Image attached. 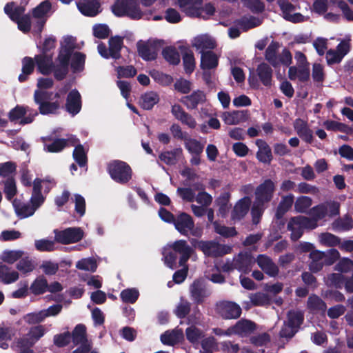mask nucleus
<instances>
[{
	"label": "nucleus",
	"instance_id": "obj_5",
	"mask_svg": "<svg viewBox=\"0 0 353 353\" xmlns=\"http://www.w3.org/2000/svg\"><path fill=\"white\" fill-rule=\"evenodd\" d=\"M52 92L36 90L34 92V101L39 105V113L42 115L56 114L60 109L59 101H50Z\"/></svg>",
	"mask_w": 353,
	"mask_h": 353
},
{
	"label": "nucleus",
	"instance_id": "obj_54",
	"mask_svg": "<svg viewBox=\"0 0 353 353\" xmlns=\"http://www.w3.org/2000/svg\"><path fill=\"white\" fill-rule=\"evenodd\" d=\"M185 336L190 343L196 344L199 343V340L203 336V334L199 328L192 325L186 328Z\"/></svg>",
	"mask_w": 353,
	"mask_h": 353
},
{
	"label": "nucleus",
	"instance_id": "obj_51",
	"mask_svg": "<svg viewBox=\"0 0 353 353\" xmlns=\"http://www.w3.org/2000/svg\"><path fill=\"white\" fill-rule=\"evenodd\" d=\"M268 205L254 201L251 208L252 221L254 225H257L261 221V217Z\"/></svg>",
	"mask_w": 353,
	"mask_h": 353
},
{
	"label": "nucleus",
	"instance_id": "obj_25",
	"mask_svg": "<svg viewBox=\"0 0 353 353\" xmlns=\"http://www.w3.org/2000/svg\"><path fill=\"white\" fill-rule=\"evenodd\" d=\"M294 128L299 137L307 143L313 141V132L309 128L305 121L298 118L294 122Z\"/></svg>",
	"mask_w": 353,
	"mask_h": 353
},
{
	"label": "nucleus",
	"instance_id": "obj_56",
	"mask_svg": "<svg viewBox=\"0 0 353 353\" xmlns=\"http://www.w3.org/2000/svg\"><path fill=\"white\" fill-rule=\"evenodd\" d=\"M312 200L307 196L298 197L294 203V210L299 213H304L312 205Z\"/></svg>",
	"mask_w": 353,
	"mask_h": 353
},
{
	"label": "nucleus",
	"instance_id": "obj_37",
	"mask_svg": "<svg viewBox=\"0 0 353 353\" xmlns=\"http://www.w3.org/2000/svg\"><path fill=\"white\" fill-rule=\"evenodd\" d=\"M333 228L340 232H347L353 229V219L350 214H346L338 218L332 223Z\"/></svg>",
	"mask_w": 353,
	"mask_h": 353
},
{
	"label": "nucleus",
	"instance_id": "obj_2",
	"mask_svg": "<svg viewBox=\"0 0 353 353\" xmlns=\"http://www.w3.org/2000/svg\"><path fill=\"white\" fill-rule=\"evenodd\" d=\"M273 70L267 63L263 62L258 65L256 72L250 71L248 77V83L250 88L259 89L260 82L265 87L270 88L272 84Z\"/></svg>",
	"mask_w": 353,
	"mask_h": 353
},
{
	"label": "nucleus",
	"instance_id": "obj_1",
	"mask_svg": "<svg viewBox=\"0 0 353 353\" xmlns=\"http://www.w3.org/2000/svg\"><path fill=\"white\" fill-rule=\"evenodd\" d=\"M340 213V203L336 201H328L312 207L309 212L311 225L314 229L317 228L318 221L327 216L334 217Z\"/></svg>",
	"mask_w": 353,
	"mask_h": 353
},
{
	"label": "nucleus",
	"instance_id": "obj_64",
	"mask_svg": "<svg viewBox=\"0 0 353 353\" xmlns=\"http://www.w3.org/2000/svg\"><path fill=\"white\" fill-rule=\"evenodd\" d=\"M45 319L46 317L42 310L39 312L28 313L23 316V320L29 325L39 324Z\"/></svg>",
	"mask_w": 353,
	"mask_h": 353
},
{
	"label": "nucleus",
	"instance_id": "obj_42",
	"mask_svg": "<svg viewBox=\"0 0 353 353\" xmlns=\"http://www.w3.org/2000/svg\"><path fill=\"white\" fill-rule=\"evenodd\" d=\"M48 283L43 276H38L31 284L30 290L34 295H41L47 292Z\"/></svg>",
	"mask_w": 353,
	"mask_h": 353
},
{
	"label": "nucleus",
	"instance_id": "obj_50",
	"mask_svg": "<svg viewBox=\"0 0 353 353\" xmlns=\"http://www.w3.org/2000/svg\"><path fill=\"white\" fill-rule=\"evenodd\" d=\"M67 45L64 46L59 51L57 57V61L59 63L70 65V61L73 53L74 47L70 45L69 42L65 41Z\"/></svg>",
	"mask_w": 353,
	"mask_h": 353
},
{
	"label": "nucleus",
	"instance_id": "obj_10",
	"mask_svg": "<svg viewBox=\"0 0 353 353\" xmlns=\"http://www.w3.org/2000/svg\"><path fill=\"white\" fill-rule=\"evenodd\" d=\"M54 234L57 242L68 245L80 241L83 238L84 232L80 228H68L60 231L55 230Z\"/></svg>",
	"mask_w": 353,
	"mask_h": 353
},
{
	"label": "nucleus",
	"instance_id": "obj_29",
	"mask_svg": "<svg viewBox=\"0 0 353 353\" xmlns=\"http://www.w3.org/2000/svg\"><path fill=\"white\" fill-rule=\"evenodd\" d=\"M77 7L83 15L95 17L99 13L100 3L98 0H84L78 3Z\"/></svg>",
	"mask_w": 353,
	"mask_h": 353
},
{
	"label": "nucleus",
	"instance_id": "obj_14",
	"mask_svg": "<svg viewBox=\"0 0 353 353\" xmlns=\"http://www.w3.org/2000/svg\"><path fill=\"white\" fill-rule=\"evenodd\" d=\"M46 334L44 325H37L32 327L28 334V338L20 339L17 343L20 347H28L34 345Z\"/></svg>",
	"mask_w": 353,
	"mask_h": 353
},
{
	"label": "nucleus",
	"instance_id": "obj_41",
	"mask_svg": "<svg viewBox=\"0 0 353 353\" xmlns=\"http://www.w3.org/2000/svg\"><path fill=\"white\" fill-rule=\"evenodd\" d=\"M307 307L313 312H325L327 305L319 296L312 294L308 297Z\"/></svg>",
	"mask_w": 353,
	"mask_h": 353
},
{
	"label": "nucleus",
	"instance_id": "obj_6",
	"mask_svg": "<svg viewBox=\"0 0 353 353\" xmlns=\"http://www.w3.org/2000/svg\"><path fill=\"white\" fill-rule=\"evenodd\" d=\"M310 223L311 221L307 216L299 215L291 217L288 223L287 229L291 232L292 241H297L303 236L305 229L314 230Z\"/></svg>",
	"mask_w": 353,
	"mask_h": 353
},
{
	"label": "nucleus",
	"instance_id": "obj_52",
	"mask_svg": "<svg viewBox=\"0 0 353 353\" xmlns=\"http://www.w3.org/2000/svg\"><path fill=\"white\" fill-rule=\"evenodd\" d=\"M214 232L225 238L234 237L237 235L234 227H228L219 223L217 221L213 223Z\"/></svg>",
	"mask_w": 353,
	"mask_h": 353
},
{
	"label": "nucleus",
	"instance_id": "obj_49",
	"mask_svg": "<svg viewBox=\"0 0 353 353\" xmlns=\"http://www.w3.org/2000/svg\"><path fill=\"white\" fill-rule=\"evenodd\" d=\"M52 4L49 0H45L40 3L32 10V17L35 19H46L44 17L50 10Z\"/></svg>",
	"mask_w": 353,
	"mask_h": 353
},
{
	"label": "nucleus",
	"instance_id": "obj_22",
	"mask_svg": "<svg viewBox=\"0 0 353 353\" xmlns=\"http://www.w3.org/2000/svg\"><path fill=\"white\" fill-rule=\"evenodd\" d=\"M294 196L292 194H290L286 196H283L281 197V201L279 202L276 208L274 218L276 220H280L281 223L283 225L285 224L283 216L285 214V213H287L292 208L294 203Z\"/></svg>",
	"mask_w": 353,
	"mask_h": 353
},
{
	"label": "nucleus",
	"instance_id": "obj_48",
	"mask_svg": "<svg viewBox=\"0 0 353 353\" xmlns=\"http://www.w3.org/2000/svg\"><path fill=\"white\" fill-rule=\"evenodd\" d=\"M16 268L21 274H27L35 269V264L29 256H22L17 263Z\"/></svg>",
	"mask_w": 353,
	"mask_h": 353
},
{
	"label": "nucleus",
	"instance_id": "obj_45",
	"mask_svg": "<svg viewBox=\"0 0 353 353\" xmlns=\"http://www.w3.org/2000/svg\"><path fill=\"white\" fill-rule=\"evenodd\" d=\"M162 56L171 65H176L180 63L179 53L173 46L165 47L162 51Z\"/></svg>",
	"mask_w": 353,
	"mask_h": 353
},
{
	"label": "nucleus",
	"instance_id": "obj_62",
	"mask_svg": "<svg viewBox=\"0 0 353 353\" xmlns=\"http://www.w3.org/2000/svg\"><path fill=\"white\" fill-rule=\"evenodd\" d=\"M241 1L252 13L259 14L265 10V4L262 0H241Z\"/></svg>",
	"mask_w": 353,
	"mask_h": 353
},
{
	"label": "nucleus",
	"instance_id": "obj_30",
	"mask_svg": "<svg viewBox=\"0 0 353 353\" xmlns=\"http://www.w3.org/2000/svg\"><path fill=\"white\" fill-rule=\"evenodd\" d=\"M201 53L200 67L202 70H212L218 66L219 58L213 51H201Z\"/></svg>",
	"mask_w": 353,
	"mask_h": 353
},
{
	"label": "nucleus",
	"instance_id": "obj_8",
	"mask_svg": "<svg viewBox=\"0 0 353 353\" xmlns=\"http://www.w3.org/2000/svg\"><path fill=\"white\" fill-rule=\"evenodd\" d=\"M276 191V185L274 182L270 179H265L259 184L254 192V201L266 205L272 200Z\"/></svg>",
	"mask_w": 353,
	"mask_h": 353
},
{
	"label": "nucleus",
	"instance_id": "obj_43",
	"mask_svg": "<svg viewBox=\"0 0 353 353\" xmlns=\"http://www.w3.org/2000/svg\"><path fill=\"white\" fill-rule=\"evenodd\" d=\"M182 58L185 73L192 74L195 69V59L192 51L188 48H185Z\"/></svg>",
	"mask_w": 353,
	"mask_h": 353
},
{
	"label": "nucleus",
	"instance_id": "obj_36",
	"mask_svg": "<svg viewBox=\"0 0 353 353\" xmlns=\"http://www.w3.org/2000/svg\"><path fill=\"white\" fill-rule=\"evenodd\" d=\"M159 101V97L155 92H147L141 95L139 104L141 107L146 110H152L155 104Z\"/></svg>",
	"mask_w": 353,
	"mask_h": 353
},
{
	"label": "nucleus",
	"instance_id": "obj_44",
	"mask_svg": "<svg viewBox=\"0 0 353 353\" xmlns=\"http://www.w3.org/2000/svg\"><path fill=\"white\" fill-rule=\"evenodd\" d=\"M182 153L181 148H175L171 151H165L159 155V159L168 165H175L177 162L176 157Z\"/></svg>",
	"mask_w": 353,
	"mask_h": 353
},
{
	"label": "nucleus",
	"instance_id": "obj_59",
	"mask_svg": "<svg viewBox=\"0 0 353 353\" xmlns=\"http://www.w3.org/2000/svg\"><path fill=\"white\" fill-rule=\"evenodd\" d=\"M13 204L15 207L17 214L21 218H27L33 215L37 210L32 204L30 205L29 203L17 205L14 201Z\"/></svg>",
	"mask_w": 353,
	"mask_h": 353
},
{
	"label": "nucleus",
	"instance_id": "obj_15",
	"mask_svg": "<svg viewBox=\"0 0 353 353\" xmlns=\"http://www.w3.org/2000/svg\"><path fill=\"white\" fill-rule=\"evenodd\" d=\"M81 96L77 89L69 92L65 104V110L71 115H77L81 110Z\"/></svg>",
	"mask_w": 353,
	"mask_h": 353
},
{
	"label": "nucleus",
	"instance_id": "obj_4",
	"mask_svg": "<svg viewBox=\"0 0 353 353\" xmlns=\"http://www.w3.org/2000/svg\"><path fill=\"white\" fill-rule=\"evenodd\" d=\"M107 171L113 181L122 185L128 183L132 177L131 167L121 160H113L108 163Z\"/></svg>",
	"mask_w": 353,
	"mask_h": 353
},
{
	"label": "nucleus",
	"instance_id": "obj_24",
	"mask_svg": "<svg viewBox=\"0 0 353 353\" xmlns=\"http://www.w3.org/2000/svg\"><path fill=\"white\" fill-rule=\"evenodd\" d=\"M206 97L205 93L199 90L194 91L191 94L183 97L181 102L186 106L189 110H194L197 108L199 103L205 101Z\"/></svg>",
	"mask_w": 353,
	"mask_h": 353
},
{
	"label": "nucleus",
	"instance_id": "obj_53",
	"mask_svg": "<svg viewBox=\"0 0 353 353\" xmlns=\"http://www.w3.org/2000/svg\"><path fill=\"white\" fill-rule=\"evenodd\" d=\"M72 156L76 163L80 167H85L87 165V155L81 144H79L74 148Z\"/></svg>",
	"mask_w": 353,
	"mask_h": 353
},
{
	"label": "nucleus",
	"instance_id": "obj_61",
	"mask_svg": "<svg viewBox=\"0 0 353 353\" xmlns=\"http://www.w3.org/2000/svg\"><path fill=\"white\" fill-rule=\"evenodd\" d=\"M24 252L22 250H5L3 252L1 259L9 264H13L19 261Z\"/></svg>",
	"mask_w": 353,
	"mask_h": 353
},
{
	"label": "nucleus",
	"instance_id": "obj_60",
	"mask_svg": "<svg viewBox=\"0 0 353 353\" xmlns=\"http://www.w3.org/2000/svg\"><path fill=\"white\" fill-rule=\"evenodd\" d=\"M150 74L156 82L162 85H169L173 82L172 76L164 74L162 72L154 70Z\"/></svg>",
	"mask_w": 353,
	"mask_h": 353
},
{
	"label": "nucleus",
	"instance_id": "obj_57",
	"mask_svg": "<svg viewBox=\"0 0 353 353\" xmlns=\"http://www.w3.org/2000/svg\"><path fill=\"white\" fill-rule=\"evenodd\" d=\"M68 145V140L65 139H56L52 143L46 144L44 149L52 153L59 152L62 151Z\"/></svg>",
	"mask_w": 353,
	"mask_h": 353
},
{
	"label": "nucleus",
	"instance_id": "obj_26",
	"mask_svg": "<svg viewBox=\"0 0 353 353\" xmlns=\"http://www.w3.org/2000/svg\"><path fill=\"white\" fill-rule=\"evenodd\" d=\"M255 143L259 148L256 154V159L261 163L270 164L273 159L270 145L263 139H257Z\"/></svg>",
	"mask_w": 353,
	"mask_h": 353
},
{
	"label": "nucleus",
	"instance_id": "obj_17",
	"mask_svg": "<svg viewBox=\"0 0 353 353\" xmlns=\"http://www.w3.org/2000/svg\"><path fill=\"white\" fill-rule=\"evenodd\" d=\"M234 259L236 270L244 274H248L256 262L252 254L248 252H241Z\"/></svg>",
	"mask_w": 353,
	"mask_h": 353
},
{
	"label": "nucleus",
	"instance_id": "obj_21",
	"mask_svg": "<svg viewBox=\"0 0 353 353\" xmlns=\"http://www.w3.org/2000/svg\"><path fill=\"white\" fill-rule=\"evenodd\" d=\"M171 112L176 119L181 122L182 124L194 129L196 126L195 119L189 113L186 112L183 108L179 104L172 105Z\"/></svg>",
	"mask_w": 353,
	"mask_h": 353
},
{
	"label": "nucleus",
	"instance_id": "obj_3",
	"mask_svg": "<svg viewBox=\"0 0 353 353\" xmlns=\"http://www.w3.org/2000/svg\"><path fill=\"white\" fill-rule=\"evenodd\" d=\"M112 12L118 17L127 16L132 19H139L143 15L139 0H116Z\"/></svg>",
	"mask_w": 353,
	"mask_h": 353
},
{
	"label": "nucleus",
	"instance_id": "obj_55",
	"mask_svg": "<svg viewBox=\"0 0 353 353\" xmlns=\"http://www.w3.org/2000/svg\"><path fill=\"white\" fill-rule=\"evenodd\" d=\"M120 296L123 303L133 304L137 301L139 292L136 288H128L121 291Z\"/></svg>",
	"mask_w": 353,
	"mask_h": 353
},
{
	"label": "nucleus",
	"instance_id": "obj_34",
	"mask_svg": "<svg viewBox=\"0 0 353 353\" xmlns=\"http://www.w3.org/2000/svg\"><path fill=\"white\" fill-rule=\"evenodd\" d=\"M19 277L18 272L11 271L10 267L0 263V282L4 284H10L17 281Z\"/></svg>",
	"mask_w": 353,
	"mask_h": 353
},
{
	"label": "nucleus",
	"instance_id": "obj_58",
	"mask_svg": "<svg viewBox=\"0 0 353 353\" xmlns=\"http://www.w3.org/2000/svg\"><path fill=\"white\" fill-rule=\"evenodd\" d=\"M250 301L254 306H268L271 299L267 294L256 292L250 296Z\"/></svg>",
	"mask_w": 353,
	"mask_h": 353
},
{
	"label": "nucleus",
	"instance_id": "obj_23",
	"mask_svg": "<svg viewBox=\"0 0 353 353\" xmlns=\"http://www.w3.org/2000/svg\"><path fill=\"white\" fill-rule=\"evenodd\" d=\"M251 205V199L245 196L241 199L234 205L231 212V218L234 221H240L247 214Z\"/></svg>",
	"mask_w": 353,
	"mask_h": 353
},
{
	"label": "nucleus",
	"instance_id": "obj_27",
	"mask_svg": "<svg viewBox=\"0 0 353 353\" xmlns=\"http://www.w3.org/2000/svg\"><path fill=\"white\" fill-rule=\"evenodd\" d=\"M184 335L181 329L167 330L161 335V341L163 344L174 346L183 340Z\"/></svg>",
	"mask_w": 353,
	"mask_h": 353
},
{
	"label": "nucleus",
	"instance_id": "obj_46",
	"mask_svg": "<svg viewBox=\"0 0 353 353\" xmlns=\"http://www.w3.org/2000/svg\"><path fill=\"white\" fill-rule=\"evenodd\" d=\"M85 54L82 52L74 53L71 60L70 67L74 73L81 72L84 70Z\"/></svg>",
	"mask_w": 353,
	"mask_h": 353
},
{
	"label": "nucleus",
	"instance_id": "obj_16",
	"mask_svg": "<svg viewBox=\"0 0 353 353\" xmlns=\"http://www.w3.org/2000/svg\"><path fill=\"white\" fill-rule=\"evenodd\" d=\"M203 0H177V5L180 10L190 17H199L201 16V6Z\"/></svg>",
	"mask_w": 353,
	"mask_h": 353
},
{
	"label": "nucleus",
	"instance_id": "obj_9",
	"mask_svg": "<svg viewBox=\"0 0 353 353\" xmlns=\"http://www.w3.org/2000/svg\"><path fill=\"white\" fill-rule=\"evenodd\" d=\"M215 310L223 319H237L242 313L239 305L229 301H221L216 303Z\"/></svg>",
	"mask_w": 353,
	"mask_h": 353
},
{
	"label": "nucleus",
	"instance_id": "obj_12",
	"mask_svg": "<svg viewBox=\"0 0 353 353\" xmlns=\"http://www.w3.org/2000/svg\"><path fill=\"white\" fill-rule=\"evenodd\" d=\"M31 109L29 106H23L17 105L8 113V118L11 122H15L20 119L19 124L26 125L31 123L38 112L34 110V112H30L26 116L27 112H30Z\"/></svg>",
	"mask_w": 353,
	"mask_h": 353
},
{
	"label": "nucleus",
	"instance_id": "obj_20",
	"mask_svg": "<svg viewBox=\"0 0 353 353\" xmlns=\"http://www.w3.org/2000/svg\"><path fill=\"white\" fill-rule=\"evenodd\" d=\"M259 267L269 276L276 277L279 272V269L272 259L265 255L259 254L256 259Z\"/></svg>",
	"mask_w": 353,
	"mask_h": 353
},
{
	"label": "nucleus",
	"instance_id": "obj_63",
	"mask_svg": "<svg viewBox=\"0 0 353 353\" xmlns=\"http://www.w3.org/2000/svg\"><path fill=\"white\" fill-rule=\"evenodd\" d=\"M4 193L8 201H11L17 194V186L14 178H8L4 182Z\"/></svg>",
	"mask_w": 353,
	"mask_h": 353
},
{
	"label": "nucleus",
	"instance_id": "obj_32",
	"mask_svg": "<svg viewBox=\"0 0 353 353\" xmlns=\"http://www.w3.org/2000/svg\"><path fill=\"white\" fill-rule=\"evenodd\" d=\"M247 110L225 112L223 114L222 119L227 125H236L247 119Z\"/></svg>",
	"mask_w": 353,
	"mask_h": 353
},
{
	"label": "nucleus",
	"instance_id": "obj_33",
	"mask_svg": "<svg viewBox=\"0 0 353 353\" xmlns=\"http://www.w3.org/2000/svg\"><path fill=\"white\" fill-rule=\"evenodd\" d=\"M234 328L237 335L245 336L252 333L256 330V325L250 320L241 319L234 325Z\"/></svg>",
	"mask_w": 353,
	"mask_h": 353
},
{
	"label": "nucleus",
	"instance_id": "obj_28",
	"mask_svg": "<svg viewBox=\"0 0 353 353\" xmlns=\"http://www.w3.org/2000/svg\"><path fill=\"white\" fill-rule=\"evenodd\" d=\"M325 252L320 250H313L310 253L309 270L312 273L320 272L325 263H324Z\"/></svg>",
	"mask_w": 353,
	"mask_h": 353
},
{
	"label": "nucleus",
	"instance_id": "obj_11",
	"mask_svg": "<svg viewBox=\"0 0 353 353\" xmlns=\"http://www.w3.org/2000/svg\"><path fill=\"white\" fill-rule=\"evenodd\" d=\"M138 54L146 61H154L157 58L161 47L160 41H139L137 43Z\"/></svg>",
	"mask_w": 353,
	"mask_h": 353
},
{
	"label": "nucleus",
	"instance_id": "obj_40",
	"mask_svg": "<svg viewBox=\"0 0 353 353\" xmlns=\"http://www.w3.org/2000/svg\"><path fill=\"white\" fill-rule=\"evenodd\" d=\"M287 319L286 322L289 323L290 326L299 331L300 326L303 323L304 314L301 311L292 310L288 312Z\"/></svg>",
	"mask_w": 353,
	"mask_h": 353
},
{
	"label": "nucleus",
	"instance_id": "obj_47",
	"mask_svg": "<svg viewBox=\"0 0 353 353\" xmlns=\"http://www.w3.org/2000/svg\"><path fill=\"white\" fill-rule=\"evenodd\" d=\"M196 49H201V51L204 50H212L216 48L215 41L210 37L206 36L198 37L195 39L193 45Z\"/></svg>",
	"mask_w": 353,
	"mask_h": 353
},
{
	"label": "nucleus",
	"instance_id": "obj_19",
	"mask_svg": "<svg viewBox=\"0 0 353 353\" xmlns=\"http://www.w3.org/2000/svg\"><path fill=\"white\" fill-rule=\"evenodd\" d=\"M173 224L176 230L185 236H188L189 231L192 230L194 227L193 219L185 212L179 214L175 218Z\"/></svg>",
	"mask_w": 353,
	"mask_h": 353
},
{
	"label": "nucleus",
	"instance_id": "obj_35",
	"mask_svg": "<svg viewBox=\"0 0 353 353\" xmlns=\"http://www.w3.org/2000/svg\"><path fill=\"white\" fill-rule=\"evenodd\" d=\"M279 48V43L275 41H272L265 52V60L275 68L279 67V62L277 61L279 57L277 51Z\"/></svg>",
	"mask_w": 353,
	"mask_h": 353
},
{
	"label": "nucleus",
	"instance_id": "obj_7",
	"mask_svg": "<svg viewBox=\"0 0 353 353\" xmlns=\"http://www.w3.org/2000/svg\"><path fill=\"white\" fill-rule=\"evenodd\" d=\"M196 247L206 256L221 257L231 252L232 248L225 245H221L214 241H196Z\"/></svg>",
	"mask_w": 353,
	"mask_h": 353
},
{
	"label": "nucleus",
	"instance_id": "obj_39",
	"mask_svg": "<svg viewBox=\"0 0 353 353\" xmlns=\"http://www.w3.org/2000/svg\"><path fill=\"white\" fill-rule=\"evenodd\" d=\"M34 59L30 57H25L22 59V72L19 75L18 79L20 82H25L28 80V76L34 72L35 62Z\"/></svg>",
	"mask_w": 353,
	"mask_h": 353
},
{
	"label": "nucleus",
	"instance_id": "obj_38",
	"mask_svg": "<svg viewBox=\"0 0 353 353\" xmlns=\"http://www.w3.org/2000/svg\"><path fill=\"white\" fill-rule=\"evenodd\" d=\"M123 45V38L119 36L112 37L109 39V51L111 58L117 60L121 57V50Z\"/></svg>",
	"mask_w": 353,
	"mask_h": 353
},
{
	"label": "nucleus",
	"instance_id": "obj_13",
	"mask_svg": "<svg viewBox=\"0 0 353 353\" xmlns=\"http://www.w3.org/2000/svg\"><path fill=\"white\" fill-rule=\"evenodd\" d=\"M190 292L192 299L197 305L202 304L211 294L203 279H196L190 285Z\"/></svg>",
	"mask_w": 353,
	"mask_h": 353
},
{
	"label": "nucleus",
	"instance_id": "obj_31",
	"mask_svg": "<svg viewBox=\"0 0 353 353\" xmlns=\"http://www.w3.org/2000/svg\"><path fill=\"white\" fill-rule=\"evenodd\" d=\"M71 334V341L74 345L77 346L79 344H91L87 337L86 327L83 324L77 325Z\"/></svg>",
	"mask_w": 353,
	"mask_h": 353
},
{
	"label": "nucleus",
	"instance_id": "obj_18",
	"mask_svg": "<svg viewBox=\"0 0 353 353\" xmlns=\"http://www.w3.org/2000/svg\"><path fill=\"white\" fill-rule=\"evenodd\" d=\"M38 72L43 75H49L54 68L53 54H39L34 57Z\"/></svg>",
	"mask_w": 353,
	"mask_h": 353
}]
</instances>
